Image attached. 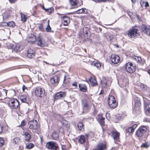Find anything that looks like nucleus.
<instances>
[{
  "mask_svg": "<svg viewBox=\"0 0 150 150\" xmlns=\"http://www.w3.org/2000/svg\"><path fill=\"white\" fill-rule=\"evenodd\" d=\"M145 113L150 116V101L146 98H143Z\"/></svg>",
  "mask_w": 150,
  "mask_h": 150,
  "instance_id": "f257e3e1",
  "label": "nucleus"
},
{
  "mask_svg": "<svg viewBox=\"0 0 150 150\" xmlns=\"http://www.w3.org/2000/svg\"><path fill=\"white\" fill-rule=\"evenodd\" d=\"M108 105L110 107L114 108L117 106V103L114 97L109 95L108 99Z\"/></svg>",
  "mask_w": 150,
  "mask_h": 150,
  "instance_id": "f03ea898",
  "label": "nucleus"
},
{
  "mask_svg": "<svg viewBox=\"0 0 150 150\" xmlns=\"http://www.w3.org/2000/svg\"><path fill=\"white\" fill-rule=\"evenodd\" d=\"M147 130V128L146 126H141L137 131L136 132V135L138 137H142L146 132Z\"/></svg>",
  "mask_w": 150,
  "mask_h": 150,
  "instance_id": "7ed1b4c3",
  "label": "nucleus"
},
{
  "mask_svg": "<svg viewBox=\"0 0 150 150\" xmlns=\"http://www.w3.org/2000/svg\"><path fill=\"white\" fill-rule=\"evenodd\" d=\"M8 105L11 109H16L19 107V104L17 99H13L9 100Z\"/></svg>",
  "mask_w": 150,
  "mask_h": 150,
  "instance_id": "20e7f679",
  "label": "nucleus"
},
{
  "mask_svg": "<svg viewBox=\"0 0 150 150\" xmlns=\"http://www.w3.org/2000/svg\"><path fill=\"white\" fill-rule=\"evenodd\" d=\"M125 68L127 72L132 73L135 71L136 67L135 66H134L132 63L128 62L126 64Z\"/></svg>",
  "mask_w": 150,
  "mask_h": 150,
  "instance_id": "39448f33",
  "label": "nucleus"
},
{
  "mask_svg": "<svg viewBox=\"0 0 150 150\" xmlns=\"http://www.w3.org/2000/svg\"><path fill=\"white\" fill-rule=\"evenodd\" d=\"M46 146L47 148L51 150H57L58 147L57 144L53 141L47 142L46 144Z\"/></svg>",
  "mask_w": 150,
  "mask_h": 150,
  "instance_id": "423d86ee",
  "label": "nucleus"
},
{
  "mask_svg": "<svg viewBox=\"0 0 150 150\" xmlns=\"http://www.w3.org/2000/svg\"><path fill=\"white\" fill-rule=\"evenodd\" d=\"M35 93L36 96L40 97L46 95L44 89L40 87H38L35 89Z\"/></svg>",
  "mask_w": 150,
  "mask_h": 150,
  "instance_id": "0eeeda50",
  "label": "nucleus"
},
{
  "mask_svg": "<svg viewBox=\"0 0 150 150\" xmlns=\"http://www.w3.org/2000/svg\"><path fill=\"white\" fill-rule=\"evenodd\" d=\"M60 74H56L53 76L50 79V82L52 84L57 85L59 81Z\"/></svg>",
  "mask_w": 150,
  "mask_h": 150,
  "instance_id": "6e6552de",
  "label": "nucleus"
},
{
  "mask_svg": "<svg viewBox=\"0 0 150 150\" xmlns=\"http://www.w3.org/2000/svg\"><path fill=\"white\" fill-rule=\"evenodd\" d=\"M82 106L83 112H86L88 111L89 106L88 102L85 99L82 100Z\"/></svg>",
  "mask_w": 150,
  "mask_h": 150,
  "instance_id": "1a4fd4ad",
  "label": "nucleus"
},
{
  "mask_svg": "<svg viewBox=\"0 0 150 150\" xmlns=\"http://www.w3.org/2000/svg\"><path fill=\"white\" fill-rule=\"evenodd\" d=\"M29 127L31 129H35L38 128V122L35 120L30 121L28 123Z\"/></svg>",
  "mask_w": 150,
  "mask_h": 150,
  "instance_id": "9d476101",
  "label": "nucleus"
},
{
  "mask_svg": "<svg viewBox=\"0 0 150 150\" xmlns=\"http://www.w3.org/2000/svg\"><path fill=\"white\" fill-rule=\"evenodd\" d=\"M138 30L134 28L131 29L129 30L128 35L130 38L136 36L137 34Z\"/></svg>",
  "mask_w": 150,
  "mask_h": 150,
  "instance_id": "9b49d317",
  "label": "nucleus"
},
{
  "mask_svg": "<svg viewBox=\"0 0 150 150\" xmlns=\"http://www.w3.org/2000/svg\"><path fill=\"white\" fill-rule=\"evenodd\" d=\"M133 60L135 61L137 63L140 65H143L145 63V60L143 58L141 57L135 56L132 57Z\"/></svg>",
  "mask_w": 150,
  "mask_h": 150,
  "instance_id": "f8f14e48",
  "label": "nucleus"
},
{
  "mask_svg": "<svg viewBox=\"0 0 150 150\" xmlns=\"http://www.w3.org/2000/svg\"><path fill=\"white\" fill-rule=\"evenodd\" d=\"M86 81L92 86H96L98 84L95 78L94 77H91Z\"/></svg>",
  "mask_w": 150,
  "mask_h": 150,
  "instance_id": "ddd939ff",
  "label": "nucleus"
},
{
  "mask_svg": "<svg viewBox=\"0 0 150 150\" xmlns=\"http://www.w3.org/2000/svg\"><path fill=\"white\" fill-rule=\"evenodd\" d=\"M66 93L65 92L60 91L57 93L55 95L54 99L55 100L64 98L66 96Z\"/></svg>",
  "mask_w": 150,
  "mask_h": 150,
  "instance_id": "4468645a",
  "label": "nucleus"
},
{
  "mask_svg": "<svg viewBox=\"0 0 150 150\" xmlns=\"http://www.w3.org/2000/svg\"><path fill=\"white\" fill-rule=\"evenodd\" d=\"M111 57V61L113 63L116 64L120 61V57L117 55L112 54Z\"/></svg>",
  "mask_w": 150,
  "mask_h": 150,
  "instance_id": "2eb2a0df",
  "label": "nucleus"
},
{
  "mask_svg": "<svg viewBox=\"0 0 150 150\" xmlns=\"http://www.w3.org/2000/svg\"><path fill=\"white\" fill-rule=\"evenodd\" d=\"M35 52L33 48L29 49L27 51V57L29 58H33L35 55Z\"/></svg>",
  "mask_w": 150,
  "mask_h": 150,
  "instance_id": "dca6fc26",
  "label": "nucleus"
},
{
  "mask_svg": "<svg viewBox=\"0 0 150 150\" xmlns=\"http://www.w3.org/2000/svg\"><path fill=\"white\" fill-rule=\"evenodd\" d=\"M106 148V145L103 143H100L97 144L96 148L93 150H105Z\"/></svg>",
  "mask_w": 150,
  "mask_h": 150,
  "instance_id": "f3484780",
  "label": "nucleus"
},
{
  "mask_svg": "<svg viewBox=\"0 0 150 150\" xmlns=\"http://www.w3.org/2000/svg\"><path fill=\"white\" fill-rule=\"evenodd\" d=\"M36 42L37 45L41 47H43L45 45L43 39L40 36L38 38Z\"/></svg>",
  "mask_w": 150,
  "mask_h": 150,
  "instance_id": "a211bd4d",
  "label": "nucleus"
},
{
  "mask_svg": "<svg viewBox=\"0 0 150 150\" xmlns=\"http://www.w3.org/2000/svg\"><path fill=\"white\" fill-rule=\"evenodd\" d=\"M141 29L143 32L146 35L150 36V29L148 28L144 25H143L141 26Z\"/></svg>",
  "mask_w": 150,
  "mask_h": 150,
  "instance_id": "6ab92c4d",
  "label": "nucleus"
},
{
  "mask_svg": "<svg viewBox=\"0 0 150 150\" xmlns=\"http://www.w3.org/2000/svg\"><path fill=\"white\" fill-rule=\"evenodd\" d=\"M62 23L64 25H67L68 23L70 22V18L68 17L64 16L61 17Z\"/></svg>",
  "mask_w": 150,
  "mask_h": 150,
  "instance_id": "aec40b11",
  "label": "nucleus"
},
{
  "mask_svg": "<svg viewBox=\"0 0 150 150\" xmlns=\"http://www.w3.org/2000/svg\"><path fill=\"white\" fill-rule=\"evenodd\" d=\"M7 91L6 89H2L0 91V100L6 98Z\"/></svg>",
  "mask_w": 150,
  "mask_h": 150,
  "instance_id": "412c9836",
  "label": "nucleus"
},
{
  "mask_svg": "<svg viewBox=\"0 0 150 150\" xmlns=\"http://www.w3.org/2000/svg\"><path fill=\"white\" fill-rule=\"evenodd\" d=\"M28 98V96L27 94L22 95L20 96V99L23 103H27Z\"/></svg>",
  "mask_w": 150,
  "mask_h": 150,
  "instance_id": "4be33fe9",
  "label": "nucleus"
},
{
  "mask_svg": "<svg viewBox=\"0 0 150 150\" xmlns=\"http://www.w3.org/2000/svg\"><path fill=\"white\" fill-rule=\"evenodd\" d=\"M112 135L115 140L117 141L119 139V133L116 131H113L111 133Z\"/></svg>",
  "mask_w": 150,
  "mask_h": 150,
  "instance_id": "5701e85b",
  "label": "nucleus"
},
{
  "mask_svg": "<svg viewBox=\"0 0 150 150\" xmlns=\"http://www.w3.org/2000/svg\"><path fill=\"white\" fill-rule=\"evenodd\" d=\"M79 87L81 91L83 92H87V87L85 84L82 83L79 84Z\"/></svg>",
  "mask_w": 150,
  "mask_h": 150,
  "instance_id": "b1692460",
  "label": "nucleus"
},
{
  "mask_svg": "<svg viewBox=\"0 0 150 150\" xmlns=\"http://www.w3.org/2000/svg\"><path fill=\"white\" fill-rule=\"evenodd\" d=\"M137 124H134L130 127L126 129V131L129 132H132L134 131L135 129L137 127Z\"/></svg>",
  "mask_w": 150,
  "mask_h": 150,
  "instance_id": "393cba45",
  "label": "nucleus"
},
{
  "mask_svg": "<svg viewBox=\"0 0 150 150\" xmlns=\"http://www.w3.org/2000/svg\"><path fill=\"white\" fill-rule=\"evenodd\" d=\"M85 142V137L83 135H81L79 139V142L81 144H83Z\"/></svg>",
  "mask_w": 150,
  "mask_h": 150,
  "instance_id": "a878e982",
  "label": "nucleus"
},
{
  "mask_svg": "<svg viewBox=\"0 0 150 150\" xmlns=\"http://www.w3.org/2000/svg\"><path fill=\"white\" fill-rule=\"evenodd\" d=\"M24 135L25 136V141H28L30 140L31 138V136L28 132H25Z\"/></svg>",
  "mask_w": 150,
  "mask_h": 150,
  "instance_id": "bb28decb",
  "label": "nucleus"
},
{
  "mask_svg": "<svg viewBox=\"0 0 150 150\" xmlns=\"http://www.w3.org/2000/svg\"><path fill=\"white\" fill-rule=\"evenodd\" d=\"M52 137L53 139L54 140H57L59 137V134L58 132H54L52 133Z\"/></svg>",
  "mask_w": 150,
  "mask_h": 150,
  "instance_id": "cd10ccee",
  "label": "nucleus"
},
{
  "mask_svg": "<svg viewBox=\"0 0 150 150\" xmlns=\"http://www.w3.org/2000/svg\"><path fill=\"white\" fill-rule=\"evenodd\" d=\"M87 12V11L86 10V9L85 8H81L76 11V13H86Z\"/></svg>",
  "mask_w": 150,
  "mask_h": 150,
  "instance_id": "c85d7f7f",
  "label": "nucleus"
},
{
  "mask_svg": "<svg viewBox=\"0 0 150 150\" xmlns=\"http://www.w3.org/2000/svg\"><path fill=\"white\" fill-rule=\"evenodd\" d=\"M92 65L95 66L98 69H99L101 67V64L100 63L95 62H93L91 64Z\"/></svg>",
  "mask_w": 150,
  "mask_h": 150,
  "instance_id": "c756f323",
  "label": "nucleus"
},
{
  "mask_svg": "<svg viewBox=\"0 0 150 150\" xmlns=\"http://www.w3.org/2000/svg\"><path fill=\"white\" fill-rule=\"evenodd\" d=\"M69 1L71 5L73 6L76 5L78 2L77 0H69Z\"/></svg>",
  "mask_w": 150,
  "mask_h": 150,
  "instance_id": "7c9ffc66",
  "label": "nucleus"
},
{
  "mask_svg": "<svg viewBox=\"0 0 150 150\" xmlns=\"http://www.w3.org/2000/svg\"><path fill=\"white\" fill-rule=\"evenodd\" d=\"M61 123L63 126L67 127L69 122L64 119H63L61 121Z\"/></svg>",
  "mask_w": 150,
  "mask_h": 150,
  "instance_id": "2f4dec72",
  "label": "nucleus"
},
{
  "mask_svg": "<svg viewBox=\"0 0 150 150\" xmlns=\"http://www.w3.org/2000/svg\"><path fill=\"white\" fill-rule=\"evenodd\" d=\"M20 14L21 15V20L24 22H26L27 20V18L22 13H21Z\"/></svg>",
  "mask_w": 150,
  "mask_h": 150,
  "instance_id": "473e14b6",
  "label": "nucleus"
},
{
  "mask_svg": "<svg viewBox=\"0 0 150 150\" xmlns=\"http://www.w3.org/2000/svg\"><path fill=\"white\" fill-rule=\"evenodd\" d=\"M89 30V28L87 27L84 28H83V35H85V36H86V35L88 34V32Z\"/></svg>",
  "mask_w": 150,
  "mask_h": 150,
  "instance_id": "72a5a7b5",
  "label": "nucleus"
},
{
  "mask_svg": "<svg viewBox=\"0 0 150 150\" xmlns=\"http://www.w3.org/2000/svg\"><path fill=\"white\" fill-rule=\"evenodd\" d=\"M8 26L11 27H14L15 26V23L13 21H10L8 22L7 23Z\"/></svg>",
  "mask_w": 150,
  "mask_h": 150,
  "instance_id": "f704fd0d",
  "label": "nucleus"
},
{
  "mask_svg": "<svg viewBox=\"0 0 150 150\" xmlns=\"http://www.w3.org/2000/svg\"><path fill=\"white\" fill-rule=\"evenodd\" d=\"M20 139L19 137H16L14 138L13 139V142L16 144H18L20 142Z\"/></svg>",
  "mask_w": 150,
  "mask_h": 150,
  "instance_id": "c9c22d12",
  "label": "nucleus"
},
{
  "mask_svg": "<svg viewBox=\"0 0 150 150\" xmlns=\"http://www.w3.org/2000/svg\"><path fill=\"white\" fill-rule=\"evenodd\" d=\"M35 146L34 144L32 143H30L28 145L26 146V148L28 149H30L33 148Z\"/></svg>",
  "mask_w": 150,
  "mask_h": 150,
  "instance_id": "e433bc0d",
  "label": "nucleus"
},
{
  "mask_svg": "<svg viewBox=\"0 0 150 150\" xmlns=\"http://www.w3.org/2000/svg\"><path fill=\"white\" fill-rule=\"evenodd\" d=\"M79 129L80 130H82L83 127V125L82 123L79 122L78 123L77 125Z\"/></svg>",
  "mask_w": 150,
  "mask_h": 150,
  "instance_id": "4c0bfd02",
  "label": "nucleus"
},
{
  "mask_svg": "<svg viewBox=\"0 0 150 150\" xmlns=\"http://www.w3.org/2000/svg\"><path fill=\"white\" fill-rule=\"evenodd\" d=\"M45 30L47 32H52L53 31L51 30V28L49 24H48L47 27L45 28Z\"/></svg>",
  "mask_w": 150,
  "mask_h": 150,
  "instance_id": "58836bf2",
  "label": "nucleus"
},
{
  "mask_svg": "<svg viewBox=\"0 0 150 150\" xmlns=\"http://www.w3.org/2000/svg\"><path fill=\"white\" fill-rule=\"evenodd\" d=\"M13 50L16 52H18L20 51V46L19 45H16V47H14Z\"/></svg>",
  "mask_w": 150,
  "mask_h": 150,
  "instance_id": "ea45409f",
  "label": "nucleus"
},
{
  "mask_svg": "<svg viewBox=\"0 0 150 150\" xmlns=\"http://www.w3.org/2000/svg\"><path fill=\"white\" fill-rule=\"evenodd\" d=\"M39 29L41 31H43L44 30L43 25L42 24H40L38 25Z\"/></svg>",
  "mask_w": 150,
  "mask_h": 150,
  "instance_id": "a19ab883",
  "label": "nucleus"
},
{
  "mask_svg": "<svg viewBox=\"0 0 150 150\" xmlns=\"http://www.w3.org/2000/svg\"><path fill=\"white\" fill-rule=\"evenodd\" d=\"M140 87L143 91L146 90L147 88V86L146 85L143 84L141 85Z\"/></svg>",
  "mask_w": 150,
  "mask_h": 150,
  "instance_id": "79ce46f5",
  "label": "nucleus"
},
{
  "mask_svg": "<svg viewBox=\"0 0 150 150\" xmlns=\"http://www.w3.org/2000/svg\"><path fill=\"white\" fill-rule=\"evenodd\" d=\"M141 104L140 103V102L139 101L137 100L135 102V107H137L138 108L140 106H141Z\"/></svg>",
  "mask_w": 150,
  "mask_h": 150,
  "instance_id": "37998d69",
  "label": "nucleus"
},
{
  "mask_svg": "<svg viewBox=\"0 0 150 150\" xmlns=\"http://www.w3.org/2000/svg\"><path fill=\"white\" fill-rule=\"evenodd\" d=\"M104 120L105 118L103 117L102 119H101L100 120L98 121V122H99L101 126L104 125Z\"/></svg>",
  "mask_w": 150,
  "mask_h": 150,
  "instance_id": "c03bdc74",
  "label": "nucleus"
},
{
  "mask_svg": "<svg viewBox=\"0 0 150 150\" xmlns=\"http://www.w3.org/2000/svg\"><path fill=\"white\" fill-rule=\"evenodd\" d=\"M53 8L52 7L50 8H48L46 9L45 11L47 12H48L50 13H51L53 10Z\"/></svg>",
  "mask_w": 150,
  "mask_h": 150,
  "instance_id": "a18cd8bd",
  "label": "nucleus"
},
{
  "mask_svg": "<svg viewBox=\"0 0 150 150\" xmlns=\"http://www.w3.org/2000/svg\"><path fill=\"white\" fill-rule=\"evenodd\" d=\"M26 124V123L25 122V120H23L21 122V125L18 126L19 127H23Z\"/></svg>",
  "mask_w": 150,
  "mask_h": 150,
  "instance_id": "49530a36",
  "label": "nucleus"
},
{
  "mask_svg": "<svg viewBox=\"0 0 150 150\" xmlns=\"http://www.w3.org/2000/svg\"><path fill=\"white\" fill-rule=\"evenodd\" d=\"M4 141L2 138L0 137V146H2L4 144Z\"/></svg>",
  "mask_w": 150,
  "mask_h": 150,
  "instance_id": "de8ad7c7",
  "label": "nucleus"
},
{
  "mask_svg": "<svg viewBox=\"0 0 150 150\" xmlns=\"http://www.w3.org/2000/svg\"><path fill=\"white\" fill-rule=\"evenodd\" d=\"M103 117L102 115L99 114L98 115V116L97 117V119L98 121H99L101 119H102V118H103Z\"/></svg>",
  "mask_w": 150,
  "mask_h": 150,
  "instance_id": "09e8293b",
  "label": "nucleus"
},
{
  "mask_svg": "<svg viewBox=\"0 0 150 150\" xmlns=\"http://www.w3.org/2000/svg\"><path fill=\"white\" fill-rule=\"evenodd\" d=\"M6 13H5L3 14V16L4 18H8V17L9 15H8L7 16H6Z\"/></svg>",
  "mask_w": 150,
  "mask_h": 150,
  "instance_id": "8fccbe9b",
  "label": "nucleus"
},
{
  "mask_svg": "<svg viewBox=\"0 0 150 150\" xmlns=\"http://www.w3.org/2000/svg\"><path fill=\"white\" fill-rule=\"evenodd\" d=\"M3 127L2 125H0V134L3 132Z\"/></svg>",
  "mask_w": 150,
  "mask_h": 150,
  "instance_id": "3c124183",
  "label": "nucleus"
},
{
  "mask_svg": "<svg viewBox=\"0 0 150 150\" xmlns=\"http://www.w3.org/2000/svg\"><path fill=\"white\" fill-rule=\"evenodd\" d=\"M145 7H148L149 6V3L147 2L144 3Z\"/></svg>",
  "mask_w": 150,
  "mask_h": 150,
  "instance_id": "603ef678",
  "label": "nucleus"
},
{
  "mask_svg": "<svg viewBox=\"0 0 150 150\" xmlns=\"http://www.w3.org/2000/svg\"><path fill=\"white\" fill-rule=\"evenodd\" d=\"M77 82H75L72 84V86L76 87L77 86Z\"/></svg>",
  "mask_w": 150,
  "mask_h": 150,
  "instance_id": "864d4df0",
  "label": "nucleus"
},
{
  "mask_svg": "<svg viewBox=\"0 0 150 150\" xmlns=\"http://www.w3.org/2000/svg\"><path fill=\"white\" fill-rule=\"evenodd\" d=\"M10 2L11 3H15L17 0H9Z\"/></svg>",
  "mask_w": 150,
  "mask_h": 150,
  "instance_id": "5fc2aeb1",
  "label": "nucleus"
},
{
  "mask_svg": "<svg viewBox=\"0 0 150 150\" xmlns=\"http://www.w3.org/2000/svg\"><path fill=\"white\" fill-rule=\"evenodd\" d=\"M142 146L144 147H148V146H147V144L146 143H144L142 145Z\"/></svg>",
  "mask_w": 150,
  "mask_h": 150,
  "instance_id": "6e6d98bb",
  "label": "nucleus"
},
{
  "mask_svg": "<svg viewBox=\"0 0 150 150\" xmlns=\"http://www.w3.org/2000/svg\"><path fill=\"white\" fill-rule=\"evenodd\" d=\"M26 88V87L23 85L22 87V89L23 91H24L25 89Z\"/></svg>",
  "mask_w": 150,
  "mask_h": 150,
  "instance_id": "4d7b16f0",
  "label": "nucleus"
},
{
  "mask_svg": "<svg viewBox=\"0 0 150 150\" xmlns=\"http://www.w3.org/2000/svg\"><path fill=\"white\" fill-rule=\"evenodd\" d=\"M40 6L42 7V8L44 10H45V11L46 9L45 7L44 6H43L42 5H40Z\"/></svg>",
  "mask_w": 150,
  "mask_h": 150,
  "instance_id": "13d9d810",
  "label": "nucleus"
},
{
  "mask_svg": "<svg viewBox=\"0 0 150 150\" xmlns=\"http://www.w3.org/2000/svg\"><path fill=\"white\" fill-rule=\"evenodd\" d=\"M65 146H63L62 147V150H68L67 149H66L65 148Z\"/></svg>",
  "mask_w": 150,
  "mask_h": 150,
  "instance_id": "bf43d9fd",
  "label": "nucleus"
},
{
  "mask_svg": "<svg viewBox=\"0 0 150 150\" xmlns=\"http://www.w3.org/2000/svg\"><path fill=\"white\" fill-rule=\"evenodd\" d=\"M107 85V83L106 82L105 83L104 82L103 83H102V85L103 86H105Z\"/></svg>",
  "mask_w": 150,
  "mask_h": 150,
  "instance_id": "052dcab7",
  "label": "nucleus"
},
{
  "mask_svg": "<svg viewBox=\"0 0 150 150\" xmlns=\"http://www.w3.org/2000/svg\"><path fill=\"white\" fill-rule=\"evenodd\" d=\"M93 1H94L96 2H97V3H99L100 2V0H93Z\"/></svg>",
  "mask_w": 150,
  "mask_h": 150,
  "instance_id": "680f3d73",
  "label": "nucleus"
},
{
  "mask_svg": "<svg viewBox=\"0 0 150 150\" xmlns=\"http://www.w3.org/2000/svg\"><path fill=\"white\" fill-rule=\"evenodd\" d=\"M66 76H64V81H63L64 83H66V82H65V80H66Z\"/></svg>",
  "mask_w": 150,
  "mask_h": 150,
  "instance_id": "e2e57ef3",
  "label": "nucleus"
},
{
  "mask_svg": "<svg viewBox=\"0 0 150 150\" xmlns=\"http://www.w3.org/2000/svg\"><path fill=\"white\" fill-rule=\"evenodd\" d=\"M107 0H100V2H105L106 1H107Z\"/></svg>",
  "mask_w": 150,
  "mask_h": 150,
  "instance_id": "0e129e2a",
  "label": "nucleus"
},
{
  "mask_svg": "<svg viewBox=\"0 0 150 150\" xmlns=\"http://www.w3.org/2000/svg\"><path fill=\"white\" fill-rule=\"evenodd\" d=\"M137 0H132V1L133 3H135L136 2Z\"/></svg>",
  "mask_w": 150,
  "mask_h": 150,
  "instance_id": "69168bd1",
  "label": "nucleus"
},
{
  "mask_svg": "<svg viewBox=\"0 0 150 150\" xmlns=\"http://www.w3.org/2000/svg\"><path fill=\"white\" fill-rule=\"evenodd\" d=\"M47 23H48V24H49V21L48 20L47 22Z\"/></svg>",
  "mask_w": 150,
  "mask_h": 150,
  "instance_id": "338daca9",
  "label": "nucleus"
},
{
  "mask_svg": "<svg viewBox=\"0 0 150 150\" xmlns=\"http://www.w3.org/2000/svg\"><path fill=\"white\" fill-rule=\"evenodd\" d=\"M128 15H129L130 16V14H128Z\"/></svg>",
  "mask_w": 150,
  "mask_h": 150,
  "instance_id": "774afa93",
  "label": "nucleus"
}]
</instances>
